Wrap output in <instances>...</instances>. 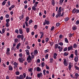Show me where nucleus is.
<instances>
[{"instance_id":"obj_55","label":"nucleus","mask_w":79,"mask_h":79,"mask_svg":"<svg viewBox=\"0 0 79 79\" xmlns=\"http://www.w3.org/2000/svg\"><path fill=\"white\" fill-rule=\"evenodd\" d=\"M23 75L24 76V78H25V77H26V73H24L23 74Z\"/></svg>"},{"instance_id":"obj_35","label":"nucleus","mask_w":79,"mask_h":79,"mask_svg":"<svg viewBox=\"0 0 79 79\" xmlns=\"http://www.w3.org/2000/svg\"><path fill=\"white\" fill-rule=\"evenodd\" d=\"M46 42H48L49 40V39L48 38H47L46 39Z\"/></svg>"},{"instance_id":"obj_27","label":"nucleus","mask_w":79,"mask_h":79,"mask_svg":"<svg viewBox=\"0 0 79 79\" xmlns=\"http://www.w3.org/2000/svg\"><path fill=\"white\" fill-rule=\"evenodd\" d=\"M6 28H2V33H5V30H6Z\"/></svg>"},{"instance_id":"obj_4","label":"nucleus","mask_w":79,"mask_h":79,"mask_svg":"<svg viewBox=\"0 0 79 79\" xmlns=\"http://www.w3.org/2000/svg\"><path fill=\"white\" fill-rule=\"evenodd\" d=\"M41 76H42V73H40L37 74V76L38 77H39V78H40Z\"/></svg>"},{"instance_id":"obj_21","label":"nucleus","mask_w":79,"mask_h":79,"mask_svg":"<svg viewBox=\"0 0 79 79\" xmlns=\"http://www.w3.org/2000/svg\"><path fill=\"white\" fill-rule=\"evenodd\" d=\"M21 38L22 40H23V39H24V35H21Z\"/></svg>"},{"instance_id":"obj_50","label":"nucleus","mask_w":79,"mask_h":79,"mask_svg":"<svg viewBox=\"0 0 79 79\" xmlns=\"http://www.w3.org/2000/svg\"><path fill=\"white\" fill-rule=\"evenodd\" d=\"M40 59H38L37 60V63H40Z\"/></svg>"},{"instance_id":"obj_39","label":"nucleus","mask_w":79,"mask_h":79,"mask_svg":"<svg viewBox=\"0 0 79 79\" xmlns=\"http://www.w3.org/2000/svg\"><path fill=\"white\" fill-rule=\"evenodd\" d=\"M17 37L18 39H20L21 38V35H18L17 36Z\"/></svg>"},{"instance_id":"obj_33","label":"nucleus","mask_w":79,"mask_h":79,"mask_svg":"<svg viewBox=\"0 0 79 79\" xmlns=\"http://www.w3.org/2000/svg\"><path fill=\"white\" fill-rule=\"evenodd\" d=\"M59 44L61 46L63 45V43L62 42H60L59 43Z\"/></svg>"},{"instance_id":"obj_16","label":"nucleus","mask_w":79,"mask_h":79,"mask_svg":"<svg viewBox=\"0 0 79 79\" xmlns=\"http://www.w3.org/2000/svg\"><path fill=\"white\" fill-rule=\"evenodd\" d=\"M52 3L53 6H55V0H52Z\"/></svg>"},{"instance_id":"obj_11","label":"nucleus","mask_w":79,"mask_h":79,"mask_svg":"<svg viewBox=\"0 0 79 79\" xmlns=\"http://www.w3.org/2000/svg\"><path fill=\"white\" fill-rule=\"evenodd\" d=\"M9 70H10L11 71L13 70V67L11 66L10 65L9 66Z\"/></svg>"},{"instance_id":"obj_14","label":"nucleus","mask_w":79,"mask_h":79,"mask_svg":"<svg viewBox=\"0 0 79 79\" xmlns=\"http://www.w3.org/2000/svg\"><path fill=\"white\" fill-rule=\"evenodd\" d=\"M32 9L34 11H35L36 10V8L34 6L32 7Z\"/></svg>"},{"instance_id":"obj_63","label":"nucleus","mask_w":79,"mask_h":79,"mask_svg":"<svg viewBox=\"0 0 79 79\" xmlns=\"http://www.w3.org/2000/svg\"><path fill=\"white\" fill-rule=\"evenodd\" d=\"M49 50H48V49H47V50H45V51H44V52H45V53H47V52H48Z\"/></svg>"},{"instance_id":"obj_18","label":"nucleus","mask_w":79,"mask_h":79,"mask_svg":"<svg viewBox=\"0 0 79 79\" xmlns=\"http://www.w3.org/2000/svg\"><path fill=\"white\" fill-rule=\"evenodd\" d=\"M29 17L28 16L25 19L26 21V22L28 21L29 20Z\"/></svg>"},{"instance_id":"obj_28","label":"nucleus","mask_w":79,"mask_h":79,"mask_svg":"<svg viewBox=\"0 0 79 79\" xmlns=\"http://www.w3.org/2000/svg\"><path fill=\"white\" fill-rule=\"evenodd\" d=\"M6 4V2L5 1H4L2 3V5L3 6L5 5V4Z\"/></svg>"},{"instance_id":"obj_59","label":"nucleus","mask_w":79,"mask_h":79,"mask_svg":"<svg viewBox=\"0 0 79 79\" xmlns=\"http://www.w3.org/2000/svg\"><path fill=\"white\" fill-rule=\"evenodd\" d=\"M9 16H9V15H6V18H9Z\"/></svg>"},{"instance_id":"obj_2","label":"nucleus","mask_w":79,"mask_h":79,"mask_svg":"<svg viewBox=\"0 0 79 79\" xmlns=\"http://www.w3.org/2000/svg\"><path fill=\"white\" fill-rule=\"evenodd\" d=\"M24 59H23V58H19V61L20 63H23V61H24Z\"/></svg>"},{"instance_id":"obj_22","label":"nucleus","mask_w":79,"mask_h":79,"mask_svg":"<svg viewBox=\"0 0 79 79\" xmlns=\"http://www.w3.org/2000/svg\"><path fill=\"white\" fill-rule=\"evenodd\" d=\"M75 54L76 56H77V50H76L75 51Z\"/></svg>"},{"instance_id":"obj_37","label":"nucleus","mask_w":79,"mask_h":79,"mask_svg":"<svg viewBox=\"0 0 79 79\" xmlns=\"http://www.w3.org/2000/svg\"><path fill=\"white\" fill-rule=\"evenodd\" d=\"M37 25H35L34 26V28H35V29L36 30V29H37Z\"/></svg>"},{"instance_id":"obj_23","label":"nucleus","mask_w":79,"mask_h":79,"mask_svg":"<svg viewBox=\"0 0 79 79\" xmlns=\"http://www.w3.org/2000/svg\"><path fill=\"white\" fill-rule=\"evenodd\" d=\"M69 19V18L68 17H66L64 19L65 21L66 22L68 21Z\"/></svg>"},{"instance_id":"obj_42","label":"nucleus","mask_w":79,"mask_h":79,"mask_svg":"<svg viewBox=\"0 0 79 79\" xmlns=\"http://www.w3.org/2000/svg\"><path fill=\"white\" fill-rule=\"evenodd\" d=\"M70 57H71L72 58H73L74 57V54H72L70 56Z\"/></svg>"},{"instance_id":"obj_1","label":"nucleus","mask_w":79,"mask_h":79,"mask_svg":"<svg viewBox=\"0 0 79 79\" xmlns=\"http://www.w3.org/2000/svg\"><path fill=\"white\" fill-rule=\"evenodd\" d=\"M61 7H60L59 8V10L58 11V14L56 15V17L57 18H58L59 16L60 17L61 16Z\"/></svg>"},{"instance_id":"obj_13","label":"nucleus","mask_w":79,"mask_h":79,"mask_svg":"<svg viewBox=\"0 0 79 79\" xmlns=\"http://www.w3.org/2000/svg\"><path fill=\"white\" fill-rule=\"evenodd\" d=\"M63 1H64V0H60V3H59V5H61L63 3Z\"/></svg>"},{"instance_id":"obj_31","label":"nucleus","mask_w":79,"mask_h":79,"mask_svg":"<svg viewBox=\"0 0 79 79\" xmlns=\"http://www.w3.org/2000/svg\"><path fill=\"white\" fill-rule=\"evenodd\" d=\"M26 29L27 33L29 32V28H27Z\"/></svg>"},{"instance_id":"obj_43","label":"nucleus","mask_w":79,"mask_h":79,"mask_svg":"<svg viewBox=\"0 0 79 79\" xmlns=\"http://www.w3.org/2000/svg\"><path fill=\"white\" fill-rule=\"evenodd\" d=\"M49 44H50V45H53V42H50Z\"/></svg>"},{"instance_id":"obj_20","label":"nucleus","mask_w":79,"mask_h":79,"mask_svg":"<svg viewBox=\"0 0 79 79\" xmlns=\"http://www.w3.org/2000/svg\"><path fill=\"white\" fill-rule=\"evenodd\" d=\"M58 44H56L55 45V49H56V48H58Z\"/></svg>"},{"instance_id":"obj_30","label":"nucleus","mask_w":79,"mask_h":79,"mask_svg":"<svg viewBox=\"0 0 79 79\" xmlns=\"http://www.w3.org/2000/svg\"><path fill=\"white\" fill-rule=\"evenodd\" d=\"M65 42H66V43H68V39H67V38H65Z\"/></svg>"},{"instance_id":"obj_32","label":"nucleus","mask_w":79,"mask_h":79,"mask_svg":"<svg viewBox=\"0 0 79 79\" xmlns=\"http://www.w3.org/2000/svg\"><path fill=\"white\" fill-rule=\"evenodd\" d=\"M53 58H51V59H50V62L51 63H53Z\"/></svg>"},{"instance_id":"obj_26","label":"nucleus","mask_w":79,"mask_h":79,"mask_svg":"<svg viewBox=\"0 0 79 79\" xmlns=\"http://www.w3.org/2000/svg\"><path fill=\"white\" fill-rule=\"evenodd\" d=\"M41 65H42V66L43 68V67H44V66H45V63H44V62H43L42 63H41Z\"/></svg>"},{"instance_id":"obj_12","label":"nucleus","mask_w":79,"mask_h":79,"mask_svg":"<svg viewBox=\"0 0 79 79\" xmlns=\"http://www.w3.org/2000/svg\"><path fill=\"white\" fill-rule=\"evenodd\" d=\"M71 49H73V46H70V47H68V50L69 51L71 50Z\"/></svg>"},{"instance_id":"obj_45","label":"nucleus","mask_w":79,"mask_h":79,"mask_svg":"<svg viewBox=\"0 0 79 79\" xmlns=\"http://www.w3.org/2000/svg\"><path fill=\"white\" fill-rule=\"evenodd\" d=\"M59 38L60 39H62L63 38V35H59Z\"/></svg>"},{"instance_id":"obj_8","label":"nucleus","mask_w":79,"mask_h":79,"mask_svg":"<svg viewBox=\"0 0 79 79\" xmlns=\"http://www.w3.org/2000/svg\"><path fill=\"white\" fill-rule=\"evenodd\" d=\"M25 52H26V53L27 55H30V53H29V50L26 49L25 50Z\"/></svg>"},{"instance_id":"obj_9","label":"nucleus","mask_w":79,"mask_h":79,"mask_svg":"<svg viewBox=\"0 0 79 79\" xmlns=\"http://www.w3.org/2000/svg\"><path fill=\"white\" fill-rule=\"evenodd\" d=\"M36 71H41V69L39 67H37L36 69Z\"/></svg>"},{"instance_id":"obj_41","label":"nucleus","mask_w":79,"mask_h":79,"mask_svg":"<svg viewBox=\"0 0 79 79\" xmlns=\"http://www.w3.org/2000/svg\"><path fill=\"white\" fill-rule=\"evenodd\" d=\"M18 40L17 39H16L15 40V43H17V42H18Z\"/></svg>"},{"instance_id":"obj_3","label":"nucleus","mask_w":79,"mask_h":79,"mask_svg":"<svg viewBox=\"0 0 79 79\" xmlns=\"http://www.w3.org/2000/svg\"><path fill=\"white\" fill-rule=\"evenodd\" d=\"M63 63H64V66H66L68 65V64L66 63V59H64Z\"/></svg>"},{"instance_id":"obj_6","label":"nucleus","mask_w":79,"mask_h":79,"mask_svg":"<svg viewBox=\"0 0 79 79\" xmlns=\"http://www.w3.org/2000/svg\"><path fill=\"white\" fill-rule=\"evenodd\" d=\"M38 53V51H37V50H36L34 51V55H36V54H37Z\"/></svg>"},{"instance_id":"obj_56","label":"nucleus","mask_w":79,"mask_h":79,"mask_svg":"<svg viewBox=\"0 0 79 79\" xmlns=\"http://www.w3.org/2000/svg\"><path fill=\"white\" fill-rule=\"evenodd\" d=\"M60 23H57L56 24V26L58 27L60 26Z\"/></svg>"},{"instance_id":"obj_17","label":"nucleus","mask_w":79,"mask_h":79,"mask_svg":"<svg viewBox=\"0 0 79 79\" xmlns=\"http://www.w3.org/2000/svg\"><path fill=\"white\" fill-rule=\"evenodd\" d=\"M19 32L21 34H23V30H22L21 29H19Z\"/></svg>"},{"instance_id":"obj_54","label":"nucleus","mask_w":79,"mask_h":79,"mask_svg":"<svg viewBox=\"0 0 79 79\" xmlns=\"http://www.w3.org/2000/svg\"><path fill=\"white\" fill-rule=\"evenodd\" d=\"M55 29V27L53 26L51 28V31H53V29Z\"/></svg>"},{"instance_id":"obj_34","label":"nucleus","mask_w":79,"mask_h":79,"mask_svg":"<svg viewBox=\"0 0 79 79\" xmlns=\"http://www.w3.org/2000/svg\"><path fill=\"white\" fill-rule=\"evenodd\" d=\"M75 67L76 69H77V70H78V71H79V68L76 65H75Z\"/></svg>"},{"instance_id":"obj_61","label":"nucleus","mask_w":79,"mask_h":79,"mask_svg":"<svg viewBox=\"0 0 79 79\" xmlns=\"http://www.w3.org/2000/svg\"><path fill=\"white\" fill-rule=\"evenodd\" d=\"M48 54H47L46 55L45 57H46V59H47V58H48Z\"/></svg>"},{"instance_id":"obj_25","label":"nucleus","mask_w":79,"mask_h":79,"mask_svg":"<svg viewBox=\"0 0 79 79\" xmlns=\"http://www.w3.org/2000/svg\"><path fill=\"white\" fill-rule=\"evenodd\" d=\"M68 52H66L64 53V55L65 56H68Z\"/></svg>"},{"instance_id":"obj_60","label":"nucleus","mask_w":79,"mask_h":79,"mask_svg":"<svg viewBox=\"0 0 79 79\" xmlns=\"http://www.w3.org/2000/svg\"><path fill=\"white\" fill-rule=\"evenodd\" d=\"M19 56L20 57H22V56H23V54H22V53L19 54Z\"/></svg>"},{"instance_id":"obj_53","label":"nucleus","mask_w":79,"mask_h":79,"mask_svg":"<svg viewBox=\"0 0 79 79\" xmlns=\"http://www.w3.org/2000/svg\"><path fill=\"white\" fill-rule=\"evenodd\" d=\"M33 21L32 20H30L29 21V24H31V23H32Z\"/></svg>"},{"instance_id":"obj_5","label":"nucleus","mask_w":79,"mask_h":79,"mask_svg":"<svg viewBox=\"0 0 79 79\" xmlns=\"http://www.w3.org/2000/svg\"><path fill=\"white\" fill-rule=\"evenodd\" d=\"M74 60L75 62H77L78 61V56H77L75 57Z\"/></svg>"},{"instance_id":"obj_40","label":"nucleus","mask_w":79,"mask_h":79,"mask_svg":"<svg viewBox=\"0 0 79 79\" xmlns=\"http://www.w3.org/2000/svg\"><path fill=\"white\" fill-rule=\"evenodd\" d=\"M67 50H68V48L67 47H65L64 49V52L67 51Z\"/></svg>"},{"instance_id":"obj_62","label":"nucleus","mask_w":79,"mask_h":79,"mask_svg":"<svg viewBox=\"0 0 79 79\" xmlns=\"http://www.w3.org/2000/svg\"><path fill=\"white\" fill-rule=\"evenodd\" d=\"M76 24H79V20H77L76 21Z\"/></svg>"},{"instance_id":"obj_44","label":"nucleus","mask_w":79,"mask_h":79,"mask_svg":"<svg viewBox=\"0 0 79 79\" xmlns=\"http://www.w3.org/2000/svg\"><path fill=\"white\" fill-rule=\"evenodd\" d=\"M46 68L47 69H50V67H48V66H47V65H46Z\"/></svg>"},{"instance_id":"obj_15","label":"nucleus","mask_w":79,"mask_h":79,"mask_svg":"<svg viewBox=\"0 0 79 79\" xmlns=\"http://www.w3.org/2000/svg\"><path fill=\"white\" fill-rule=\"evenodd\" d=\"M19 79H23L24 78V76L23 75H20L19 77Z\"/></svg>"},{"instance_id":"obj_49","label":"nucleus","mask_w":79,"mask_h":79,"mask_svg":"<svg viewBox=\"0 0 79 79\" xmlns=\"http://www.w3.org/2000/svg\"><path fill=\"white\" fill-rule=\"evenodd\" d=\"M25 23L26 26H27V27H28V25L27 23V22L25 21Z\"/></svg>"},{"instance_id":"obj_7","label":"nucleus","mask_w":79,"mask_h":79,"mask_svg":"<svg viewBox=\"0 0 79 79\" xmlns=\"http://www.w3.org/2000/svg\"><path fill=\"white\" fill-rule=\"evenodd\" d=\"M58 48L59 50V51L60 52H61L62 51V50H63L62 48H61V47L59 46Z\"/></svg>"},{"instance_id":"obj_29","label":"nucleus","mask_w":79,"mask_h":79,"mask_svg":"<svg viewBox=\"0 0 79 79\" xmlns=\"http://www.w3.org/2000/svg\"><path fill=\"white\" fill-rule=\"evenodd\" d=\"M32 69H32V68H31L30 69H28V71H29V72H32Z\"/></svg>"},{"instance_id":"obj_64","label":"nucleus","mask_w":79,"mask_h":79,"mask_svg":"<svg viewBox=\"0 0 79 79\" xmlns=\"http://www.w3.org/2000/svg\"><path fill=\"white\" fill-rule=\"evenodd\" d=\"M25 27L26 26L25 25V23H23V27L24 28H25Z\"/></svg>"},{"instance_id":"obj_38","label":"nucleus","mask_w":79,"mask_h":79,"mask_svg":"<svg viewBox=\"0 0 79 79\" xmlns=\"http://www.w3.org/2000/svg\"><path fill=\"white\" fill-rule=\"evenodd\" d=\"M46 24H48H48H50V22H49V21H46Z\"/></svg>"},{"instance_id":"obj_19","label":"nucleus","mask_w":79,"mask_h":79,"mask_svg":"<svg viewBox=\"0 0 79 79\" xmlns=\"http://www.w3.org/2000/svg\"><path fill=\"white\" fill-rule=\"evenodd\" d=\"M70 63H69V70H71V65Z\"/></svg>"},{"instance_id":"obj_46","label":"nucleus","mask_w":79,"mask_h":79,"mask_svg":"<svg viewBox=\"0 0 79 79\" xmlns=\"http://www.w3.org/2000/svg\"><path fill=\"white\" fill-rule=\"evenodd\" d=\"M6 54L7 55H10V53L9 52H6Z\"/></svg>"},{"instance_id":"obj_52","label":"nucleus","mask_w":79,"mask_h":79,"mask_svg":"<svg viewBox=\"0 0 79 79\" xmlns=\"http://www.w3.org/2000/svg\"><path fill=\"white\" fill-rule=\"evenodd\" d=\"M8 24H9V22H7L6 24V27H8Z\"/></svg>"},{"instance_id":"obj_24","label":"nucleus","mask_w":79,"mask_h":79,"mask_svg":"<svg viewBox=\"0 0 79 79\" xmlns=\"http://www.w3.org/2000/svg\"><path fill=\"white\" fill-rule=\"evenodd\" d=\"M76 9H73V10L72 12L73 13H75L76 12Z\"/></svg>"},{"instance_id":"obj_36","label":"nucleus","mask_w":79,"mask_h":79,"mask_svg":"<svg viewBox=\"0 0 79 79\" xmlns=\"http://www.w3.org/2000/svg\"><path fill=\"white\" fill-rule=\"evenodd\" d=\"M15 74L16 75H19V71H17L16 72Z\"/></svg>"},{"instance_id":"obj_47","label":"nucleus","mask_w":79,"mask_h":79,"mask_svg":"<svg viewBox=\"0 0 79 79\" xmlns=\"http://www.w3.org/2000/svg\"><path fill=\"white\" fill-rule=\"evenodd\" d=\"M76 27H73V30H76Z\"/></svg>"},{"instance_id":"obj_48","label":"nucleus","mask_w":79,"mask_h":79,"mask_svg":"<svg viewBox=\"0 0 79 79\" xmlns=\"http://www.w3.org/2000/svg\"><path fill=\"white\" fill-rule=\"evenodd\" d=\"M13 64L14 66H17L18 65V64L16 62H14Z\"/></svg>"},{"instance_id":"obj_10","label":"nucleus","mask_w":79,"mask_h":79,"mask_svg":"<svg viewBox=\"0 0 79 79\" xmlns=\"http://www.w3.org/2000/svg\"><path fill=\"white\" fill-rule=\"evenodd\" d=\"M29 60H32V58H31V56L29 55L28 56V57L27 58V61H28Z\"/></svg>"},{"instance_id":"obj_57","label":"nucleus","mask_w":79,"mask_h":79,"mask_svg":"<svg viewBox=\"0 0 79 79\" xmlns=\"http://www.w3.org/2000/svg\"><path fill=\"white\" fill-rule=\"evenodd\" d=\"M75 76H76V77H79V74L77 73H76L75 74Z\"/></svg>"},{"instance_id":"obj_51","label":"nucleus","mask_w":79,"mask_h":79,"mask_svg":"<svg viewBox=\"0 0 79 79\" xmlns=\"http://www.w3.org/2000/svg\"><path fill=\"white\" fill-rule=\"evenodd\" d=\"M15 32L17 33V34H18V33H19V31H18V29H16L15 30Z\"/></svg>"},{"instance_id":"obj_58","label":"nucleus","mask_w":79,"mask_h":79,"mask_svg":"<svg viewBox=\"0 0 79 79\" xmlns=\"http://www.w3.org/2000/svg\"><path fill=\"white\" fill-rule=\"evenodd\" d=\"M6 21L7 23H8V22H10V19H6Z\"/></svg>"}]
</instances>
